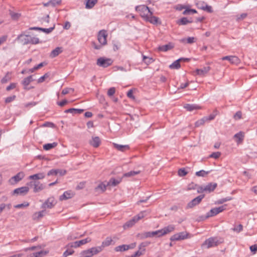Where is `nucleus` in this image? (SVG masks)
Here are the masks:
<instances>
[{"label": "nucleus", "mask_w": 257, "mask_h": 257, "mask_svg": "<svg viewBox=\"0 0 257 257\" xmlns=\"http://www.w3.org/2000/svg\"><path fill=\"white\" fill-rule=\"evenodd\" d=\"M17 39L22 42L23 45H36L40 43L39 39L31 35L26 34L25 32L20 34Z\"/></svg>", "instance_id": "f257e3e1"}, {"label": "nucleus", "mask_w": 257, "mask_h": 257, "mask_svg": "<svg viewBox=\"0 0 257 257\" xmlns=\"http://www.w3.org/2000/svg\"><path fill=\"white\" fill-rule=\"evenodd\" d=\"M135 10L140 14V16L144 20H145L152 12L147 6L144 5L136 6Z\"/></svg>", "instance_id": "f03ea898"}, {"label": "nucleus", "mask_w": 257, "mask_h": 257, "mask_svg": "<svg viewBox=\"0 0 257 257\" xmlns=\"http://www.w3.org/2000/svg\"><path fill=\"white\" fill-rule=\"evenodd\" d=\"M218 245V240L215 237H210L201 245L202 248H209L217 246Z\"/></svg>", "instance_id": "7ed1b4c3"}, {"label": "nucleus", "mask_w": 257, "mask_h": 257, "mask_svg": "<svg viewBox=\"0 0 257 257\" xmlns=\"http://www.w3.org/2000/svg\"><path fill=\"white\" fill-rule=\"evenodd\" d=\"M91 241V239L90 237H87L83 239L76 241L74 242H70L66 246V247L77 248V247H78L81 246L82 245H83L87 243H88V242H90Z\"/></svg>", "instance_id": "20e7f679"}, {"label": "nucleus", "mask_w": 257, "mask_h": 257, "mask_svg": "<svg viewBox=\"0 0 257 257\" xmlns=\"http://www.w3.org/2000/svg\"><path fill=\"white\" fill-rule=\"evenodd\" d=\"M191 235L186 231L181 232L172 235L170 240L171 241H178L190 238Z\"/></svg>", "instance_id": "39448f33"}, {"label": "nucleus", "mask_w": 257, "mask_h": 257, "mask_svg": "<svg viewBox=\"0 0 257 257\" xmlns=\"http://www.w3.org/2000/svg\"><path fill=\"white\" fill-rule=\"evenodd\" d=\"M112 63L113 61L110 58L100 57L97 60L96 64L100 67L106 68L109 66H110Z\"/></svg>", "instance_id": "423d86ee"}, {"label": "nucleus", "mask_w": 257, "mask_h": 257, "mask_svg": "<svg viewBox=\"0 0 257 257\" xmlns=\"http://www.w3.org/2000/svg\"><path fill=\"white\" fill-rule=\"evenodd\" d=\"M107 37V33L106 31L101 30L99 31L97 35V39L99 43L101 45H105L107 44L106 38Z\"/></svg>", "instance_id": "0eeeda50"}, {"label": "nucleus", "mask_w": 257, "mask_h": 257, "mask_svg": "<svg viewBox=\"0 0 257 257\" xmlns=\"http://www.w3.org/2000/svg\"><path fill=\"white\" fill-rule=\"evenodd\" d=\"M226 205H222L221 206H219L218 207H215V208H212L210 212L207 213V217H211V216H215L217 214H218V213L222 212L223 211H224L225 208H226Z\"/></svg>", "instance_id": "6e6552de"}, {"label": "nucleus", "mask_w": 257, "mask_h": 257, "mask_svg": "<svg viewBox=\"0 0 257 257\" xmlns=\"http://www.w3.org/2000/svg\"><path fill=\"white\" fill-rule=\"evenodd\" d=\"M29 184L34 186L33 192L35 193L39 192L45 188L44 185L39 181H31L30 182Z\"/></svg>", "instance_id": "1a4fd4ad"}, {"label": "nucleus", "mask_w": 257, "mask_h": 257, "mask_svg": "<svg viewBox=\"0 0 257 257\" xmlns=\"http://www.w3.org/2000/svg\"><path fill=\"white\" fill-rule=\"evenodd\" d=\"M204 197V195H200L196 198H194L190 202H189L187 206V208H191L195 206L198 205L201 201L202 199Z\"/></svg>", "instance_id": "9d476101"}, {"label": "nucleus", "mask_w": 257, "mask_h": 257, "mask_svg": "<svg viewBox=\"0 0 257 257\" xmlns=\"http://www.w3.org/2000/svg\"><path fill=\"white\" fill-rule=\"evenodd\" d=\"M197 7L201 10L206 11L208 12H212V8L211 6H208L206 3L202 1H199L196 3Z\"/></svg>", "instance_id": "9b49d317"}, {"label": "nucleus", "mask_w": 257, "mask_h": 257, "mask_svg": "<svg viewBox=\"0 0 257 257\" xmlns=\"http://www.w3.org/2000/svg\"><path fill=\"white\" fill-rule=\"evenodd\" d=\"M221 59L222 60H228L233 64L237 65L240 63L239 59L235 56H226L223 57Z\"/></svg>", "instance_id": "f8f14e48"}, {"label": "nucleus", "mask_w": 257, "mask_h": 257, "mask_svg": "<svg viewBox=\"0 0 257 257\" xmlns=\"http://www.w3.org/2000/svg\"><path fill=\"white\" fill-rule=\"evenodd\" d=\"M147 22H149L153 24H157L158 23H161L159 21V19L158 17L153 16V12H151L149 15L147 16V17L144 20Z\"/></svg>", "instance_id": "ddd939ff"}, {"label": "nucleus", "mask_w": 257, "mask_h": 257, "mask_svg": "<svg viewBox=\"0 0 257 257\" xmlns=\"http://www.w3.org/2000/svg\"><path fill=\"white\" fill-rule=\"evenodd\" d=\"M55 205L54 200L53 198H48L41 206L43 209L46 208H52Z\"/></svg>", "instance_id": "4468645a"}, {"label": "nucleus", "mask_w": 257, "mask_h": 257, "mask_svg": "<svg viewBox=\"0 0 257 257\" xmlns=\"http://www.w3.org/2000/svg\"><path fill=\"white\" fill-rule=\"evenodd\" d=\"M217 187L216 183H209L204 187H201V190L202 191H206L211 192L213 191Z\"/></svg>", "instance_id": "2eb2a0df"}, {"label": "nucleus", "mask_w": 257, "mask_h": 257, "mask_svg": "<svg viewBox=\"0 0 257 257\" xmlns=\"http://www.w3.org/2000/svg\"><path fill=\"white\" fill-rule=\"evenodd\" d=\"M29 190L28 187L23 186L15 189L14 193L18 195H25L28 192Z\"/></svg>", "instance_id": "dca6fc26"}, {"label": "nucleus", "mask_w": 257, "mask_h": 257, "mask_svg": "<svg viewBox=\"0 0 257 257\" xmlns=\"http://www.w3.org/2000/svg\"><path fill=\"white\" fill-rule=\"evenodd\" d=\"M74 193L71 191H67L64 192V193L60 196V200H64L72 198L74 196Z\"/></svg>", "instance_id": "f3484780"}, {"label": "nucleus", "mask_w": 257, "mask_h": 257, "mask_svg": "<svg viewBox=\"0 0 257 257\" xmlns=\"http://www.w3.org/2000/svg\"><path fill=\"white\" fill-rule=\"evenodd\" d=\"M175 225H172V224L169 225L167 226H166L161 229V232H162L161 235H162V236H163V235L167 234L170 232H171L175 230Z\"/></svg>", "instance_id": "a211bd4d"}, {"label": "nucleus", "mask_w": 257, "mask_h": 257, "mask_svg": "<svg viewBox=\"0 0 257 257\" xmlns=\"http://www.w3.org/2000/svg\"><path fill=\"white\" fill-rule=\"evenodd\" d=\"M45 177V174L44 172H40L31 175L29 177V179L32 180H38L43 179Z\"/></svg>", "instance_id": "6ab92c4d"}, {"label": "nucleus", "mask_w": 257, "mask_h": 257, "mask_svg": "<svg viewBox=\"0 0 257 257\" xmlns=\"http://www.w3.org/2000/svg\"><path fill=\"white\" fill-rule=\"evenodd\" d=\"M114 244V242L112 238L110 237H107L105 239L102 241L100 247H102L101 248L103 250L105 247L108 246L111 244Z\"/></svg>", "instance_id": "aec40b11"}, {"label": "nucleus", "mask_w": 257, "mask_h": 257, "mask_svg": "<svg viewBox=\"0 0 257 257\" xmlns=\"http://www.w3.org/2000/svg\"><path fill=\"white\" fill-rule=\"evenodd\" d=\"M113 146L114 148L117 149L118 151L123 152L126 150H127L130 149V147L128 145H119L116 143H113Z\"/></svg>", "instance_id": "412c9836"}, {"label": "nucleus", "mask_w": 257, "mask_h": 257, "mask_svg": "<svg viewBox=\"0 0 257 257\" xmlns=\"http://www.w3.org/2000/svg\"><path fill=\"white\" fill-rule=\"evenodd\" d=\"M210 70L209 66L204 67L201 69H197L196 70V74L200 76H203L207 74Z\"/></svg>", "instance_id": "4be33fe9"}, {"label": "nucleus", "mask_w": 257, "mask_h": 257, "mask_svg": "<svg viewBox=\"0 0 257 257\" xmlns=\"http://www.w3.org/2000/svg\"><path fill=\"white\" fill-rule=\"evenodd\" d=\"M184 107L188 111H192L195 109H200V106L195 104H186Z\"/></svg>", "instance_id": "5701e85b"}, {"label": "nucleus", "mask_w": 257, "mask_h": 257, "mask_svg": "<svg viewBox=\"0 0 257 257\" xmlns=\"http://www.w3.org/2000/svg\"><path fill=\"white\" fill-rule=\"evenodd\" d=\"M131 245H128L126 244H122L121 245L117 246L115 247L114 250L115 251L119 252V251H124L127 250L130 248Z\"/></svg>", "instance_id": "b1692460"}, {"label": "nucleus", "mask_w": 257, "mask_h": 257, "mask_svg": "<svg viewBox=\"0 0 257 257\" xmlns=\"http://www.w3.org/2000/svg\"><path fill=\"white\" fill-rule=\"evenodd\" d=\"M101 247H100V246L92 247L88 249V250L90 252L92 256H93L94 255L97 254L98 253L100 252L102 250Z\"/></svg>", "instance_id": "393cba45"}, {"label": "nucleus", "mask_w": 257, "mask_h": 257, "mask_svg": "<svg viewBox=\"0 0 257 257\" xmlns=\"http://www.w3.org/2000/svg\"><path fill=\"white\" fill-rule=\"evenodd\" d=\"M173 47L174 46L172 43H168L167 44L160 46L159 47V50L161 51L166 52L169 50H171Z\"/></svg>", "instance_id": "a878e982"}, {"label": "nucleus", "mask_w": 257, "mask_h": 257, "mask_svg": "<svg viewBox=\"0 0 257 257\" xmlns=\"http://www.w3.org/2000/svg\"><path fill=\"white\" fill-rule=\"evenodd\" d=\"M24 177V174L23 172H21L17 174L15 176H13L11 179V180H14L15 183H17L20 181H21Z\"/></svg>", "instance_id": "bb28decb"}, {"label": "nucleus", "mask_w": 257, "mask_h": 257, "mask_svg": "<svg viewBox=\"0 0 257 257\" xmlns=\"http://www.w3.org/2000/svg\"><path fill=\"white\" fill-rule=\"evenodd\" d=\"M61 2V0H50L47 3H44V6L45 7L51 6L52 7H54L56 6L59 5Z\"/></svg>", "instance_id": "cd10ccee"}, {"label": "nucleus", "mask_w": 257, "mask_h": 257, "mask_svg": "<svg viewBox=\"0 0 257 257\" xmlns=\"http://www.w3.org/2000/svg\"><path fill=\"white\" fill-rule=\"evenodd\" d=\"M100 143V141L98 137H93L92 140L90 142V144L93 147H98Z\"/></svg>", "instance_id": "c85d7f7f"}, {"label": "nucleus", "mask_w": 257, "mask_h": 257, "mask_svg": "<svg viewBox=\"0 0 257 257\" xmlns=\"http://www.w3.org/2000/svg\"><path fill=\"white\" fill-rule=\"evenodd\" d=\"M48 251L41 250L38 252H34L30 255V257H42L46 254H47Z\"/></svg>", "instance_id": "c756f323"}, {"label": "nucleus", "mask_w": 257, "mask_h": 257, "mask_svg": "<svg viewBox=\"0 0 257 257\" xmlns=\"http://www.w3.org/2000/svg\"><path fill=\"white\" fill-rule=\"evenodd\" d=\"M151 242L150 241H144L142 242L139 246V250L141 251H143V253L144 254L146 250V247Z\"/></svg>", "instance_id": "7c9ffc66"}, {"label": "nucleus", "mask_w": 257, "mask_h": 257, "mask_svg": "<svg viewBox=\"0 0 257 257\" xmlns=\"http://www.w3.org/2000/svg\"><path fill=\"white\" fill-rule=\"evenodd\" d=\"M244 137L243 133L241 132H240L237 134H236L234 136V138L236 139V141L237 144L240 143L242 141Z\"/></svg>", "instance_id": "2f4dec72"}, {"label": "nucleus", "mask_w": 257, "mask_h": 257, "mask_svg": "<svg viewBox=\"0 0 257 257\" xmlns=\"http://www.w3.org/2000/svg\"><path fill=\"white\" fill-rule=\"evenodd\" d=\"M182 58L179 59L176 61H175L173 63H172L169 67L171 69H178L180 67V61L181 60Z\"/></svg>", "instance_id": "473e14b6"}, {"label": "nucleus", "mask_w": 257, "mask_h": 257, "mask_svg": "<svg viewBox=\"0 0 257 257\" xmlns=\"http://www.w3.org/2000/svg\"><path fill=\"white\" fill-rule=\"evenodd\" d=\"M97 2V0H87L85 7L86 9H90L92 8Z\"/></svg>", "instance_id": "72a5a7b5"}, {"label": "nucleus", "mask_w": 257, "mask_h": 257, "mask_svg": "<svg viewBox=\"0 0 257 257\" xmlns=\"http://www.w3.org/2000/svg\"><path fill=\"white\" fill-rule=\"evenodd\" d=\"M58 145V143L56 142H53V143H49L45 144L43 146V149L45 150L48 151L52 148L56 147Z\"/></svg>", "instance_id": "f704fd0d"}, {"label": "nucleus", "mask_w": 257, "mask_h": 257, "mask_svg": "<svg viewBox=\"0 0 257 257\" xmlns=\"http://www.w3.org/2000/svg\"><path fill=\"white\" fill-rule=\"evenodd\" d=\"M192 22V21H190L187 18L183 17L178 21L177 24L179 25H185Z\"/></svg>", "instance_id": "c9c22d12"}, {"label": "nucleus", "mask_w": 257, "mask_h": 257, "mask_svg": "<svg viewBox=\"0 0 257 257\" xmlns=\"http://www.w3.org/2000/svg\"><path fill=\"white\" fill-rule=\"evenodd\" d=\"M107 186V183H101L95 188V190L103 192L106 190Z\"/></svg>", "instance_id": "e433bc0d"}, {"label": "nucleus", "mask_w": 257, "mask_h": 257, "mask_svg": "<svg viewBox=\"0 0 257 257\" xmlns=\"http://www.w3.org/2000/svg\"><path fill=\"white\" fill-rule=\"evenodd\" d=\"M137 222L134 219V218H133L132 219L128 220L127 221L124 225H123V228L124 229L131 227H132Z\"/></svg>", "instance_id": "4c0bfd02"}, {"label": "nucleus", "mask_w": 257, "mask_h": 257, "mask_svg": "<svg viewBox=\"0 0 257 257\" xmlns=\"http://www.w3.org/2000/svg\"><path fill=\"white\" fill-rule=\"evenodd\" d=\"M62 52L61 48L57 47L53 51H52L50 56L52 58L58 56Z\"/></svg>", "instance_id": "58836bf2"}, {"label": "nucleus", "mask_w": 257, "mask_h": 257, "mask_svg": "<svg viewBox=\"0 0 257 257\" xmlns=\"http://www.w3.org/2000/svg\"><path fill=\"white\" fill-rule=\"evenodd\" d=\"M146 215V211H142L133 218L137 222L139 220L143 218Z\"/></svg>", "instance_id": "ea45409f"}, {"label": "nucleus", "mask_w": 257, "mask_h": 257, "mask_svg": "<svg viewBox=\"0 0 257 257\" xmlns=\"http://www.w3.org/2000/svg\"><path fill=\"white\" fill-rule=\"evenodd\" d=\"M137 237L141 239H144L146 238L151 237L150 232H145L141 233H139L137 235Z\"/></svg>", "instance_id": "a19ab883"}, {"label": "nucleus", "mask_w": 257, "mask_h": 257, "mask_svg": "<svg viewBox=\"0 0 257 257\" xmlns=\"http://www.w3.org/2000/svg\"><path fill=\"white\" fill-rule=\"evenodd\" d=\"M211 171H205L201 170L196 172L195 174L197 176L204 177L210 173Z\"/></svg>", "instance_id": "79ce46f5"}, {"label": "nucleus", "mask_w": 257, "mask_h": 257, "mask_svg": "<svg viewBox=\"0 0 257 257\" xmlns=\"http://www.w3.org/2000/svg\"><path fill=\"white\" fill-rule=\"evenodd\" d=\"M33 81V79L32 78V75H30L26 78H25L23 82H22V84L25 86H27L28 85H29V84Z\"/></svg>", "instance_id": "37998d69"}, {"label": "nucleus", "mask_w": 257, "mask_h": 257, "mask_svg": "<svg viewBox=\"0 0 257 257\" xmlns=\"http://www.w3.org/2000/svg\"><path fill=\"white\" fill-rule=\"evenodd\" d=\"M180 41L182 43L186 42L188 44H192L195 42V38L194 37H188V38H183L180 40Z\"/></svg>", "instance_id": "c03bdc74"}, {"label": "nucleus", "mask_w": 257, "mask_h": 257, "mask_svg": "<svg viewBox=\"0 0 257 257\" xmlns=\"http://www.w3.org/2000/svg\"><path fill=\"white\" fill-rule=\"evenodd\" d=\"M45 212V210H43L41 211L36 212L33 215V218L34 219H39L40 218L42 217L44 215Z\"/></svg>", "instance_id": "a18cd8bd"}, {"label": "nucleus", "mask_w": 257, "mask_h": 257, "mask_svg": "<svg viewBox=\"0 0 257 257\" xmlns=\"http://www.w3.org/2000/svg\"><path fill=\"white\" fill-rule=\"evenodd\" d=\"M119 183V181L114 178H111L108 182H107V185L115 186Z\"/></svg>", "instance_id": "49530a36"}, {"label": "nucleus", "mask_w": 257, "mask_h": 257, "mask_svg": "<svg viewBox=\"0 0 257 257\" xmlns=\"http://www.w3.org/2000/svg\"><path fill=\"white\" fill-rule=\"evenodd\" d=\"M206 122H207L206 118V117H203L201 119H199L198 120L196 121L195 125L196 127H199L202 125H203Z\"/></svg>", "instance_id": "de8ad7c7"}, {"label": "nucleus", "mask_w": 257, "mask_h": 257, "mask_svg": "<svg viewBox=\"0 0 257 257\" xmlns=\"http://www.w3.org/2000/svg\"><path fill=\"white\" fill-rule=\"evenodd\" d=\"M143 61L147 65L152 63L154 60L152 58L147 57L143 55Z\"/></svg>", "instance_id": "09e8293b"}, {"label": "nucleus", "mask_w": 257, "mask_h": 257, "mask_svg": "<svg viewBox=\"0 0 257 257\" xmlns=\"http://www.w3.org/2000/svg\"><path fill=\"white\" fill-rule=\"evenodd\" d=\"M231 229L236 233H239L243 230V226L240 224L237 226H234Z\"/></svg>", "instance_id": "8fccbe9b"}, {"label": "nucleus", "mask_w": 257, "mask_h": 257, "mask_svg": "<svg viewBox=\"0 0 257 257\" xmlns=\"http://www.w3.org/2000/svg\"><path fill=\"white\" fill-rule=\"evenodd\" d=\"M67 249L66 251H64V252L63 254V256L64 257H67V256L69 255H71L74 253V250L72 249H71V247H66Z\"/></svg>", "instance_id": "3c124183"}, {"label": "nucleus", "mask_w": 257, "mask_h": 257, "mask_svg": "<svg viewBox=\"0 0 257 257\" xmlns=\"http://www.w3.org/2000/svg\"><path fill=\"white\" fill-rule=\"evenodd\" d=\"M140 173V171H131L130 172H128L127 173H126L124 174V176L125 177H131L133 176H135L136 175L139 174Z\"/></svg>", "instance_id": "603ef678"}, {"label": "nucleus", "mask_w": 257, "mask_h": 257, "mask_svg": "<svg viewBox=\"0 0 257 257\" xmlns=\"http://www.w3.org/2000/svg\"><path fill=\"white\" fill-rule=\"evenodd\" d=\"M10 15H11V18L14 20H18L21 16L20 14L14 12H10Z\"/></svg>", "instance_id": "864d4df0"}, {"label": "nucleus", "mask_w": 257, "mask_h": 257, "mask_svg": "<svg viewBox=\"0 0 257 257\" xmlns=\"http://www.w3.org/2000/svg\"><path fill=\"white\" fill-rule=\"evenodd\" d=\"M161 234L162 232L161 229L155 231L150 232L151 237H153L155 235H157L158 237H161L162 236Z\"/></svg>", "instance_id": "5fc2aeb1"}, {"label": "nucleus", "mask_w": 257, "mask_h": 257, "mask_svg": "<svg viewBox=\"0 0 257 257\" xmlns=\"http://www.w3.org/2000/svg\"><path fill=\"white\" fill-rule=\"evenodd\" d=\"M10 73L7 72L6 75L1 79L2 83H6L10 80Z\"/></svg>", "instance_id": "6e6d98bb"}, {"label": "nucleus", "mask_w": 257, "mask_h": 257, "mask_svg": "<svg viewBox=\"0 0 257 257\" xmlns=\"http://www.w3.org/2000/svg\"><path fill=\"white\" fill-rule=\"evenodd\" d=\"M54 28H55L54 26L53 27H50L49 28H41V29H40V31L45 32L46 34H49L54 29Z\"/></svg>", "instance_id": "4d7b16f0"}, {"label": "nucleus", "mask_w": 257, "mask_h": 257, "mask_svg": "<svg viewBox=\"0 0 257 257\" xmlns=\"http://www.w3.org/2000/svg\"><path fill=\"white\" fill-rule=\"evenodd\" d=\"M230 200H231L230 197H226V198H221V199L218 200L216 201V203L218 204H223V203H224L226 201H229Z\"/></svg>", "instance_id": "13d9d810"}, {"label": "nucleus", "mask_w": 257, "mask_h": 257, "mask_svg": "<svg viewBox=\"0 0 257 257\" xmlns=\"http://www.w3.org/2000/svg\"><path fill=\"white\" fill-rule=\"evenodd\" d=\"M188 172L185 170L184 168H181L178 170V174L180 177H183L187 175Z\"/></svg>", "instance_id": "bf43d9fd"}, {"label": "nucleus", "mask_w": 257, "mask_h": 257, "mask_svg": "<svg viewBox=\"0 0 257 257\" xmlns=\"http://www.w3.org/2000/svg\"><path fill=\"white\" fill-rule=\"evenodd\" d=\"M81 255H83L85 257H92V255L88 249L82 251L81 253Z\"/></svg>", "instance_id": "052dcab7"}, {"label": "nucleus", "mask_w": 257, "mask_h": 257, "mask_svg": "<svg viewBox=\"0 0 257 257\" xmlns=\"http://www.w3.org/2000/svg\"><path fill=\"white\" fill-rule=\"evenodd\" d=\"M29 205V203L28 202H25L22 204H19L15 206V208H21L24 207H28Z\"/></svg>", "instance_id": "680f3d73"}, {"label": "nucleus", "mask_w": 257, "mask_h": 257, "mask_svg": "<svg viewBox=\"0 0 257 257\" xmlns=\"http://www.w3.org/2000/svg\"><path fill=\"white\" fill-rule=\"evenodd\" d=\"M220 155H221V153L219 152H214V153H212L209 156V157L214 158V159H217L220 156Z\"/></svg>", "instance_id": "e2e57ef3"}, {"label": "nucleus", "mask_w": 257, "mask_h": 257, "mask_svg": "<svg viewBox=\"0 0 257 257\" xmlns=\"http://www.w3.org/2000/svg\"><path fill=\"white\" fill-rule=\"evenodd\" d=\"M58 174L57 169H52L50 170L48 173V176H56Z\"/></svg>", "instance_id": "0e129e2a"}, {"label": "nucleus", "mask_w": 257, "mask_h": 257, "mask_svg": "<svg viewBox=\"0 0 257 257\" xmlns=\"http://www.w3.org/2000/svg\"><path fill=\"white\" fill-rule=\"evenodd\" d=\"M115 92V89L114 87L110 88L107 91V94L108 96H112Z\"/></svg>", "instance_id": "69168bd1"}, {"label": "nucleus", "mask_w": 257, "mask_h": 257, "mask_svg": "<svg viewBox=\"0 0 257 257\" xmlns=\"http://www.w3.org/2000/svg\"><path fill=\"white\" fill-rule=\"evenodd\" d=\"M16 98L15 95L11 96L9 97H8L5 99L6 103H10L12 101H13L14 100H15Z\"/></svg>", "instance_id": "338daca9"}, {"label": "nucleus", "mask_w": 257, "mask_h": 257, "mask_svg": "<svg viewBox=\"0 0 257 257\" xmlns=\"http://www.w3.org/2000/svg\"><path fill=\"white\" fill-rule=\"evenodd\" d=\"M142 254H143V251H141L140 250H139L129 257H138L141 256Z\"/></svg>", "instance_id": "774afa93"}]
</instances>
